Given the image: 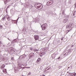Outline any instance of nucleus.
Segmentation results:
<instances>
[{"mask_svg": "<svg viewBox=\"0 0 76 76\" xmlns=\"http://www.w3.org/2000/svg\"><path fill=\"white\" fill-rule=\"evenodd\" d=\"M34 38L35 40H38L39 39V35H36L34 36Z\"/></svg>", "mask_w": 76, "mask_h": 76, "instance_id": "6", "label": "nucleus"}, {"mask_svg": "<svg viewBox=\"0 0 76 76\" xmlns=\"http://www.w3.org/2000/svg\"><path fill=\"white\" fill-rule=\"evenodd\" d=\"M59 69H61V67H62V66H59L58 67Z\"/></svg>", "mask_w": 76, "mask_h": 76, "instance_id": "31", "label": "nucleus"}, {"mask_svg": "<svg viewBox=\"0 0 76 76\" xmlns=\"http://www.w3.org/2000/svg\"><path fill=\"white\" fill-rule=\"evenodd\" d=\"M37 8H38V9L40 8V9H41L42 8H43V6L42 5V4H41L38 3V5H37Z\"/></svg>", "mask_w": 76, "mask_h": 76, "instance_id": "3", "label": "nucleus"}, {"mask_svg": "<svg viewBox=\"0 0 76 76\" xmlns=\"http://www.w3.org/2000/svg\"><path fill=\"white\" fill-rule=\"evenodd\" d=\"M1 41H0V44H1Z\"/></svg>", "mask_w": 76, "mask_h": 76, "instance_id": "46", "label": "nucleus"}, {"mask_svg": "<svg viewBox=\"0 0 76 76\" xmlns=\"http://www.w3.org/2000/svg\"><path fill=\"white\" fill-rule=\"evenodd\" d=\"M22 69H23V67Z\"/></svg>", "mask_w": 76, "mask_h": 76, "instance_id": "53", "label": "nucleus"}, {"mask_svg": "<svg viewBox=\"0 0 76 76\" xmlns=\"http://www.w3.org/2000/svg\"><path fill=\"white\" fill-rule=\"evenodd\" d=\"M53 3V1H50L49 2H48L47 3V6H50V5H51Z\"/></svg>", "mask_w": 76, "mask_h": 76, "instance_id": "4", "label": "nucleus"}, {"mask_svg": "<svg viewBox=\"0 0 76 76\" xmlns=\"http://www.w3.org/2000/svg\"><path fill=\"white\" fill-rule=\"evenodd\" d=\"M68 19H64L63 20V23H67V22H68Z\"/></svg>", "mask_w": 76, "mask_h": 76, "instance_id": "8", "label": "nucleus"}, {"mask_svg": "<svg viewBox=\"0 0 76 76\" xmlns=\"http://www.w3.org/2000/svg\"><path fill=\"white\" fill-rule=\"evenodd\" d=\"M74 6H75V8H76V3H75L74 5Z\"/></svg>", "mask_w": 76, "mask_h": 76, "instance_id": "30", "label": "nucleus"}, {"mask_svg": "<svg viewBox=\"0 0 76 76\" xmlns=\"http://www.w3.org/2000/svg\"><path fill=\"white\" fill-rule=\"evenodd\" d=\"M72 76H75L76 75V74L75 73H74L72 74Z\"/></svg>", "mask_w": 76, "mask_h": 76, "instance_id": "23", "label": "nucleus"}, {"mask_svg": "<svg viewBox=\"0 0 76 76\" xmlns=\"http://www.w3.org/2000/svg\"><path fill=\"white\" fill-rule=\"evenodd\" d=\"M3 28V26L0 25V29H2Z\"/></svg>", "mask_w": 76, "mask_h": 76, "instance_id": "24", "label": "nucleus"}, {"mask_svg": "<svg viewBox=\"0 0 76 76\" xmlns=\"http://www.w3.org/2000/svg\"><path fill=\"white\" fill-rule=\"evenodd\" d=\"M5 67V64H3L0 67V68L1 69H2V68H4Z\"/></svg>", "mask_w": 76, "mask_h": 76, "instance_id": "15", "label": "nucleus"}, {"mask_svg": "<svg viewBox=\"0 0 76 76\" xmlns=\"http://www.w3.org/2000/svg\"><path fill=\"white\" fill-rule=\"evenodd\" d=\"M60 57H59L58 58H57V59H60Z\"/></svg>", "mask_w": 76, "mask_h": 76, "instance_id": "36", "label": "nucleus"}, {"mask_svg": "<svg viewBox=\"0 0 76 76\" xmlns=\"http://www.w3.org/2000/svg\"><path fill=\"white\" fill-rule=\"evenodd\" d=\"M24 56V55H23L21 56V57H22V58H24V56Z\"/></svg>", "mask_w": 76, "mask_h": 76, "instance_id": "27", "label": "nucleus"}, {"mask_svg": "<svg viewBox=\"0 0 76 76\" xmlns=\"http://www.w3.org/2000/svg\"><path fill=\"white\" fill-rule=\"evenodd\" d=\"M5 73H7V71H6V70H5Z\"/></svg>", "mask_w": 76, "mask_h": 76, "instance_id": "35", "label": "nucleus"}, {"mask_svg": "<svg viewBox=\"0 0 76 76\" xmlns=\"http://www.w3.org/2000/svg\"><path fill=\"white\" fill-rule=\"evenodd\" d=\"M22 65H21L18 64V66L17 67V68L18 69H22Z\"/></svg>", "mask_w": 76, "mask_h": 76, "instance_id": "11", "label": "nucleus"}, {"mask_svg": "<svg viewBox=\"0 0 76 76\" xmlns=\"http://www.w3.org/2000/svg\"><path fill=\"white\" fill-rule=\"evenodd\" d=\"M10 6L9 5V6L7 7V9H8V8H9V7H10Z\"/></svg>", "mask_w": 76, "mask_h": 76, "instance_id": "32", "label": "nucleus"}, {"mask_svg": "<svg viewBox=\"0 0 76 76\" xmlns=\"http://www.w3.org/2000/svg\"><path fill=\"white\" fill-rule=\"evenodd\" d=\"M38 3H36L35 4L34 6L35 7H37L38 6Z\"/></svg>", "mask_w": 76, "mask_h": 76, "instance_id": "19", "label": "nucleus"}, {"mask_svg": "<svg viewBox=\"0 0 76 76\" xmlns=\"http://www.w3.org/2000/svg\"><path fill=\"white\" fill-rule=\"evenodd\" d=\"M42 76H45V75H44L43 74L42 75Z\"/></svg>", "mask_w": 76, "mask_h": 76, "instance_id": "45", "label": "nucleus"}, {"mask_svg": "<svg viewBox=\"0 0 76 76\" xmlns=\"http://www.w3.org/2000/svg\"><path fill=\"white\" fill-rule=\"evenodd\" d=\"M6 19V16H4V17L2 18V19L4 20Z\"/></svg>", "mask_w": 76, "mask_h": 76, "instance_id": "22", "label": "nucleus"}, {"mask_svg": "<svg viewBox=\"0 0 76 76\" xmlns=\"http://www.w3.org/2000/svg\"><path fill=\"white\" fill-rule=\"evenodd\" d=\"M70 53V52L69 51L68 52V54H69V53Z\"/></svg>", "mask_w": 76, "mask_h": 76, "instance_id": "44", "label": "nucleus"}, {"mask_svg": "<svg viewBox=\"0 0 76 76\" xmlns=\"http://www.w3.org/2000/svg\"><path fill=\"white\" fill-rule=\"evenodd\" d=\"M69 4H71V2H69Z\"/></svg>", "mask_w": 76, "mask_h": 76, "instance_id": "43", "label": "nucleus"}, {"mask_svg": "<svg viewBox=\"0 0 76 76\" xmlns=\"http://www.w3.org/2000/svg\"><path fill=\"white\" fill-rule=\"evenodd\" d=\"M12 22H13V21H12Z\"/></svg>", "mask_w": 76, "mask_h": 76, "instance_id": "54", "label": "nucleus"}, {"mask_svg": "<svg viewBox=\"0 0 76 76\" xmlns=\"http://www.w3.org/2000/svg\"><path fill=\"white\" fill-rule=\"evenodd\" d=\"M6 18L8 20H10V17H9V16L8 15H7L6 16Z\"/></svg>", "mask_w": 76, "mask_h": 76, "instance_id": "9", "label": "nucleus"}, {"mask_svg": "<svg viewBox=\"0 0 76 76\" xmlns=\"http://www.w3.org/2000/svg\"><path fill=\"white\" fill-rule=\"evenodd\" d=\"M63 39V37L61 38V40L62 41Z\"/></svg>", "mask_w": 76, "mask_h": 76, "instance_id": "37", "label": "nucleus"}, {"mask_svg": "<svg viewBox=\"0 0 76 76\" xmlns=\"http://www.w3.org/2000/svg\"><path fill=\"white\" fill-rule=\"evenodd\" d=\"M43 52H41L40 53V55L41 56V54H42H42H43Z\"/></svg>", "mask_w": 76, "mask_h": 76, "instance_id": "29", "label": "nucleus"}, {"mask_svg": "<svg viewBox=\"0 0 76 76\" xmlns=\"http://www.w3.org/2000/svg\"><path fill=\"white\" fill-rule=\"evenodd\" d=\"M11 60L12 61H13V60H14V58H13V57H11Z\"/></svg>", "mask_w": 76, "mask_h": 76, "instance_id": "25", "label": "nucleus"}, {"mask_svg": "<svg viewBox=\"0 0 76 76\" xmlns=\"http://www.w3.org/2000/svg\"><path fill=\"white\" fill-rule=\"evenodd\" d=\"M8 40H9V41H10V40L9 39V38H8Z\"/></svg>", "mask_w": 76, "mask_h": 76, "instance_id": "40", "label": "nucleus"}, {"mask_svg": "<svg viewBox=\"0 0 76 76\" xmlns=\"http://www.w3.org/2000/svg\"><path fill=\"white\" fill-rule=\"evenodd\" d=\"M50 70V68H49L48 69H47V70Z\"/></svg>", "mask_w": 76, "mask_h": 76, "instance_id": "39", "label": "nucleus"}, {"mask_svg": "<svg viewBox=\"0 0 76 76\" xmlns=\"http://www.w3.org/2000/svg\"><path fill=\"white\" fill-rule=\"evenodd\" d=\"M71 47H73V45H72Z\"/></svg>", "mask_w": 76, "mask_h": 76, "instance_id": "42", "label": "nucleus"}, {"mask_svg": "<svg viewBox=\"0 0 76 76\" xmlns=\"http://www.w3.org/2000/svg\"><path fill=\"white\" fill-rule=\"evenodd\" d=\"M34 53H31L30 54V57H34Z\"/></svg>", "mask_w": 76, "mask_h": 76, "instance_id": "12", "label": "nucleus"}, {"mask_svg": "<svg viewBox=\"0 0 76 76\" xmlns=\"http://www.w3.org/2000/svg\"><path fill=\"white\" fill-rule=\"evenodd\" d=\"M45 53L43 52V54L42 55V56H44V55H45Z\"/></svg>", "mask_w": 76, "mask_h": 76, "instance_id": "28", "label": "nucleus"}, {"mask_svg": "<svg viewBox=\"0 0 76 76\" xmlns=\"http://www.w3.org/2000/svg\"><path fill=\"white\" fill-rule=\"evenodd\" d=\"M56 54H53L52 55V58H54L56 57Z\"/></svg>", "mask_w": 76, "mask_h": 76, "instance_id": "10", "label": "nucleus"}, {"mask_svg": "<svg viewBox=\"0 0 76 76\" xmlns=\"http://www.w3.org/2000/svg\"><path fill=\"white\" fill-rule=\"evenodd\" d=\"M6 12H7V8L6 9Z\"/></svg>", "mask_w": 76, "mask_h": 76, "instance_id": "34", "label": "nucleus"}, {"mask_svg": "<svg viewBox=\"0 0 76 76\" xmlns=\"http://www.w3.org/2000/svg\"><path fill=\"white\" fill-rule=\"evenodd\" d=\"M75 15V13H73V16H74Z\"/></svg>", "mask_w": 76, "mask_h": 76, "instance_id": "41", "label": "nucleus"}, {"mask_svg": "<svg viewBox=\"0 0 76 76\" xmlns=\"http://www.w3.org/2000/svg\"><path fill=\"white\" fill-rule=\"evenodd\" d=\"M19 18L20 17H18V18L17 19V20H12V21H13V22H18V20H19Z\"/></svg>", "mask_w": 76, "mask_h": 76, "instance_id": "16", "label": "nucleus"}, {"mask_svg": "<svg viewBox=\"0 0 76 76\" xmlns=\"http://www.w3.org/2000/svg\"><path fill=\"white\" fill-rule=\"evenodd\" d=\"M66 53L65 54H64V55H66Z\"/></svg>", "mask_w": 76, "mask_h": 76, "instance_id": "52", "label": "nucleus"}, {"mask_svg": "<svg viewBox=\"0 0 76 76\" xmlns=\"http://www.w3.org/2000/svg\"><path fill=\"white\" fill-rule=\"evenodd\" d=\"M33 51H38V50L36 49H33Z\"/></svg>", "mask_w": 76, "mask_h": 76, "instance_id": "21", "label": "nucleus"}, {"mask_svg": "<svg viewBox=\"0 0 76 76\" xmlns=\"http://www.w3.org/2000/svg\"><path fill=\"white\" fill-rule=\"evenodd\" d=\"M28 75H31V72L29 73L28 74Z\"/></svg>", "mask_w": 76, "mask_h": 76, "instance_id": "38", "label": "nucleus"}, {"mask_svg": "<svg viewBox=\"0 0 76 76\" xmlns=\"http://www.w3.org/2000/svg\"><path fill=\"white\" fill-rule=\"evenodd\" d=\"M9 1V0H6L5 1H4L5 4H7V1Z\"/></svg>", "mask_w": 76, "mask_h": 76, "instance_id": "17", "label": "nucleus"}, {"mask_svg": "<svg viewBox=\"0 0 76 76\" xmlns=\"http://www.w3.org/2000/svg\"><path fill=\"white\" fill-rule=\"evenodd\" d=\"M75 26V25L73 23H70L69 24H68L66 26V28L68 29V32L66 33L67 34L70 31L72 30V28H73Z\"/></svg>", "mask_w": 76, "mask_h": 76, "instance_id": "1", "label": "nucleus"}, {"mask_svg": "<svg viewBox=\"0 0 76 76\" xmlns=\"http://www.w3.org/2000/svg\"><path fill=\"white\" fill-rule=\"evenodd\" d=\"M62 15H64V16H66V15L65 14V13L64 12V10H63L62 11Z\"/></svg>", "mask_w": 76, "mask_h": 76, "instance_id": "14", "label": "nucleus"}, {"mask_svg": "<svg viewBox=\"0 0 76 76\" xmlns=\"http://www.w3.org/2000/svg\"><path fill=\"white\" fill-rule=\"evenodd\" d=\"M39 19L38 18H36V21L37 22H38V21H39Z\"/></svg>", "mask_w": 76, "mask_h": 76, "instance_id": "18", "label": "nucleus"}, {"mask_svg": "<svg viewBox=\"0 0 76 76\" xmlns=\"http://www.w3.org/2000/svg\"><path fill=\"white\" fill-rule=\"evenodd\" d=\"M68 69H69V68H70V67H68Z\"/></svg>", "mask_w": 76, "mask_h": 76, "instance_id": "48", "label": "nucleus"}, {"mask_svg": "<svg viewBox=\"0 0 76 76\" xmlns=\"http://www.w3.org/2000/svg\"><path fill=\"white\" fill-rule=\"evenodd\" d=\"M12 42H13V43H14V42H16V39H14Z\"/></svg>", "mask_w": 76, "mask_h": 76, "instance_id": "20", "label": "nucleus"}, {"mask_svg": "<svg viewBox=\"0 0 76 76\" xmlns=\"http://www.w3.org/2000/svg\"><path fill=\"white\" fill-rule=\"evenodd\" d=\"M29 49L30 50H33V48H32L30 47L29 48Z\"/></svg>", "mask_w": 76, "mask_h": 76, "instance_id": "26", "label": "nucleus"}, {"mask_svg": "<svg viewBox=\"0 0 76 76\" xmlns=\"http://www.w3.org/2000/svg\"><path fill=\"white\" fill-rule=\"evenodd\" d=\"M41 27L42 28V30L44 31V30L47 29V23H46L43 24L41 26Z\"/></svg>", "mask_w": 76, "mask_h": 76, "instance_id": "2", "label": "nucleus"}, {"mask_svg": "<svg viewBox=\"0 0 76 76\" xmlns=\"http://www.w3.org/2000/svg\"><path fill=\"white\" fill-rule=\"evenodd\" d=\"M12 51H13V50H11Z\"/></svg>", "mask_w": 76, "mask_h": 76, "instance_id": "51", "label": "nucleus"}, {"mask_svg": "<svg viewBox=\"0 0 76 76\" xmlns=\"http://www.w3.org/2000/svg\"><path fill=\"white\" fill-rule=\"evenodd\" d=\"M69 51H72V49L69 50Z\"/></svg>", "mask_w": 76, "mask_h": 76, "instance_id": "47", "label": "nucleus"}, {"mask_svg": "<svg viewBox=\"0 0 76 76\" xmlns=\"http://www.w3.org/2000/svg\"><path fill=\"white\" fill-rule=\"evenodd\" d=\"M4 46H5V45H3V47H4Z\"/></svg>", "mask_w": 76, "mask_h": 76, "instance_id": "49", "label": "nucleus"}, {"mask_svg": "<svg viewBox=\"0 0 76 76\" xmlns=\"http://www.w3.org/2000/svg\"><path fill=\"white\" fill-rule=\"evenodd\" d=\"M41 60V58H38L37 61V62L38 63H39V61H40Z\"/></svg>", "mask_w": 76, "mask_h": 76, "instance_id": "13", "label": "nucleus"}, {"mask_svg": "<svg viewBox=\"0 0 76 76\" xmlns=\"http://www.w3.org/2000/svg\"><path fill=\"white\" fill-rule=\"evenodd\" d=\"M48 48H44L43 49L42 51L43 52H47V51H48Z\"/></svg>", "mask_w": 76, "mask_h": 76, "instance_id": "7", "label": "nucleus"}, {"mask_svg": "<svg viewBox=\"0 0 76 76\" xmlns=\"http://www.w3.org/2000/svg\"><path fill=\"white\" fill-rule=\"evenodd\" d=\"M71 66V67H72V66Z\"/></svg>", "mask_w": 76, "mask_h": 76, "instance_id": "50", "label": "nucleus"}, {"mask_svg": "<svg viewBox=\"0 0 76 76\" xmlns=\"http://www.w3.org/2000/svg\"><path fill=\"white\" fill-rule=\"evenodd\" d=\"M24 28H23V29L22 30V31L23 32H26V29H28V27L26 26H24Z\"/></svg>", "mask_w": 76, "mask_h": 76, "instance_id": "5", "label": "nucleus"}, {"mask_svg": "<svg viewBox=\"0 0 76 76\" xmlns=\"http://www.w3.org/2000/svg\"><path fill=\"white\" fill-rule=\"evenodd\" d=\"M30 7H33V6H32V5H31L30 6Z\"/></svg>", "mask_w": 76, "mask_h": 76, "instance_id": "33", "label": "nucleus"}]
</instances>
